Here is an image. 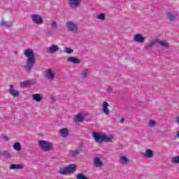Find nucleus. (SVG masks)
I'll use <instances>...</instances> for the list:
<instances>
[{
  "label": "nucleus",
  "instance_id": "f257e3e1",
  "mask_svg": "<svg viewBox=\"0 0 179 179\" xmlns=\"http://www.w3.org/2000/svg\"><path fill=\"white\" fill-rule=\"evenodd\" d=\"M23 54L27 58L24 69L26 71L30 72L34 67V65H36V55H34V51L32 49L28 48L24 50Z\"/></svg>",
  "mask_w": 179,
  "mask_h": 179
},
{
  "label": "nucleus",
  "instance_id": "f03ea898",
  "mask_svg": "<svg viewBox=\"0 0 179 179\" xmlns=\"http://www.w3.org/2000/svg\"><path fill=\"white\" fill-rule=\"evenodd\" d=\"M92 138L96 143H102V142H110L114 137L112 135L100 134L98 132L94 131L92 132Z\"/></svg>",
  "mask_w": 179,
  "mask_h": 179
},
{
  "label": "nucleus",
  "instance_id": "7ed1b4c3",
  "mask_svg": "<svg viewBox=\"0 0 179 179\" xmlns=\"http://www.w3.org/2000/svg\"><path fill=\"white\" fill-rule=\"evenodd\" d=\"M74 171H76V165L70 164L64 168H62L59 171V174H61V176H68V174H72Z\"/></svg>",
  "mask_w": 179,
  "mask_h": 179
},
{
  "label": "nucleus",
  "instance_id": "20e7f679",
  "mask_svg": "<svg viewBox=\"0 0 179 179\" xmlns=\"http://www.w3.org/2000/svg\"><path fill=\"white\" fill-rule=\"evenodd\" d=\"M38 143L39 145V148H41L42 150H44V152H50V150H52V143L48 141L40 140Z\"/></svg>",
  "mask_w": 179,
  "mask_h": 179
},
{
  "label": "nucleus",
  "instance_id": "39448f33",
  "mask_svg": "<svg viewBox=\"0 0 179 179\" xmlns=\"http://www.w3.org/2000/svg\"><path fill=\"white\" fill-rule=\"evenodd\" d=\"M66 29L70 31V33H73V34H78L79 32V29L78 25L73 22V21H68L66 22Z\"/></svg>",
  "mask_w": 179,
  "mask_h": 179
},
{
  "label": "nucleus",
  "instance_id": "423d86ee",
  "mask_svg": "<svg viewBox=\"0 0 179 179\" xmlns=\"http://www.w3.org/2000/svg\"><path fill=\"white\" fill-rule=\"evenodd\" d=\"M32 22L36 23V24H43L44 21L43 20V17L41 15L37 14H34L31 15Z\"/></svg>",
  "mask_w": 179,
  "mask_h": 179
},
{
  "label": "nucleus",
  "instance_id": "0eeeda50",
  "mask_svg": "<svg viewBox=\"0 0 179 179\" xmlns=\"http://www.w3.org/2000/svg\"><path fill=\"white\" fill-rule=\"evenodd\" d=\"M36 82V81L35 79L27 80L21 82L20 84V86L21 87H29L31 86V85H35Z\"/></svg>",
  "mask_w": 179,
  "mask_h": 179
},
{
  "label": "nucleus",
  "instance_id": "6e6552de",
  "mask_svg": "<svg viewBox=\"0 0 179 179\" xmlns=\"http://www.w3.org/2000/svg\"><path fill=\"white\" fill-rule=\"evenodd\" d=\"M45 78H46V79H48V80L52 82V80H54V79L55 78V74L54 73L52 70H51V69H49L46 70V73L45 74Z\"/></svg>",
  "mask_w": 179,
  "mask_h": 179
},
{
  "label": "nucleus",
  "instance_id": "1a4fd4ad",
  "mask_svg": "<svg viewBox=\"0 0 179 179\" xmlns=\"http://www.w3.org/2000/svg\"><path fill=\"white\" fill-rule=\"evenodd\" d=\"M59 51V47L55 44L50 45L47 49V52L49 54H55Z\"/></svg>",
  "mask_w": 179,
  "mask_h": 179
},
{
  "label": "nucleus",
  "instance_id": "9d476101",
  "mask_svg": "<svg viewBox=\"0 0 179 179\" xmlns=\"http://www.w3.org/2000/svg\"><path fill=\"white\" fill-rule=\"evenodd\" d=\"M8 93L10 96H13V97H19V95L20 94V92L19 91H16L12 85L8 87Z\"/></svg>",
  "mask_w": 179,
  "mask_h": 179
},
{
  "label": "nucleus",
  "instance_id": "9b49d317",
  "mask_svg": "<svg viewBox=\"0 0 179 179\" xmlns=\"http://www.w3.org/2000/svg\"><path fill=\"white\" fill-rule=\"evenodd\" d=\"M145 40H146V38H145L141 34H135L133 38V41H135L136 43H145Z\"/></svg>",
  "mask_w": 179,
  "mask_h": 179
},
{
  "label": "nucleus",
  "instance_id": "f8f14e48",
  "mask_svg": "<svg viewBox=\"0 0 179 179\" xmlns=\"http://www.w3.org/2000/svg\"><path fill=\"white\" fill-rule=\"evenodd\" d=\"M83 121H85V117L80 113L77 114L73 117V122L76 124H79V122H82Z\"/></svg>",
  "mask_w": 179,
  "mask_h": 179
},
{
  "label": "nucleus",
  "instance_id": "ddd939ff",
  "mask_svg": "<svg viewBox=\"0 0 179 179\" xmlns=\"http://www.w3.org/2000/svg\"><path fill=\"white\" fill-rule=\"evenodd\" d=\"M108 102L107 101H103V103H102V110H103V113H104V114L106 115H108V114H110V110H108Z\"/></svg>",
  "mask_w": 179,
  "mask_h": 179
},
{
  "label": "nucleus",
  "instance_id": "4468645a",
  "mask_svg": "<svg viewBox=\"0 0 179 179\" xmlns=\"http://www.w3.org/2000/svg\"><path fill=\"white\" fill-rule=\"evenodd\" d=\"M69 5L71 6V8H78V6L80 5V0H69Z\"/></svg>",
  "mask_w": 179,
  "mask_h": 179
},
{
  "label": "nucleus",
  "instance_id": "2eb2a0df",
  "mask_svg": "<svg viewBox=\"0 0 179 179\" xmlns=\"http://www.w3.org/2000/svg\"><path fill=\"white\" fill-rule=\"evenodd\" d=\"M32 99L34 101L40 102L41 100H43V96H41V94H32Z\"/></svg>",
  "mask_w": 179,
  "mask_h": 179
},
{
  "label": "nucleus",
  "instance_id": "dca6fc26",
  "mask_svg": "<svg viewBox=\"0 0 179 179\" xmlns=\"http://www.w3.org/2000/svg\"><path fill=\"white\" fill-rule=\"evenodd\" d=\"M12 21H6L3 19L1 20V22H0L1 26H6V27H12Z\"/></svg>",
  "mask_w": 179,
  "mask_h": 179
},
{
  "label": "nucleus",
  "instance_id": "f3484780",
  "mask_svg": "<svg viewBox=\"0 0 179 179\" xmlns=\"http://www.w3.org/2000/svg\"><path fill=\"white\" fill-rule=\"evenodd\" d=\"M167 17L168 20H170V22H173V20H176V19H177L178 16L177 14L174 13H168Z\"/></svg>",
  "mask_w": 179,
  "mask_h": 179
},
{
  "label": "nucleus",
  "instance_id": "a211bd4d",
  "mask_svg": "<svg viewBox=\"0 0 179 179\" xmlns=\"http://www.w3.org/2000/svg\"><path fill=\"white\" fill-rule=\"evenodd\" d=\"M23 169V164H15L10 165V170H20Z\"/></svg>",
  "mask_w": 179,
  "mask_h": 179
},
{
  "label": "nucleus",
  "instance_id": "6ab92c4d",
  "mask_svg": "<svg viewBox=\"0 0 179 179\" xmlns=\"http://www.w3.org/2000/svg\"><path fill=\"white\" fill-rule=\"evenodd\" d=\"M94 165L96 167H101V166H103V162L101 159H100V158L96 157L94 160Z\"/></svg>",
  "mask_w": 179,
  "mask_h": 179
},
{
  "label": "nucleus",
  "instance_id": "aec40b11",
  "mask_svg": "<svg viewBox=\"0 0 179 179\" xmlns=\"http://www.w3.org/2000/svg\"><path fill=\"white\" fill-rule=\"evenodd\" d=\"M60 135L62 138H66L69 135V131L66 128L62 129L60 130Z\"/></svg>",
  "mask_w": 179,
  "mask_h": 179
},
{
  "label": "nucleus",
  "instance_id": "412c9836",
  "mask_svg": "<svg viewBox=\"0 0 179 179\" xmlns=\"http://www.w3.org/2000/svg\"><path fill=\"white\" fill-rule=\"evenodd\" d=\"M69 62H72V64H80V59L76 57H70L67 59Z\"/></svg>",
  "mask_w": 179,
  "mask_h": 179
},
{
  "label": "nucleus",
  "instance_id": "4be33fe9",
  "mask_svg": "<svg viewBox=\"0 0 179 179\" xmlns=\"http://www.w3.org/2000/svg\"><path fill=\"white\" fill-rule=\"evenodd\" d=\"M144 156L145 157H148V159H150V157H153V151L152 150H147L144 152Z\"/></svg>",
  "mask_w": 179,
  "mask_h": 179
},
{
  "label": "nucleus",
  "instance_id": "5701e85b",
  "mask_svg": "<svg viewBox=\"0 0 179 179\" xmlns=\"http://www.w3.org/2000/svg\"><path fill=\"white\" fill-rule=\"evenodd\" d=\"M158 44L159 45H162V47H169L170 46V44L169 43V42H167V41H164V40H162V41L158 40Z\"/></svg>",
  "mask_w": 179,
  "mask_h": 179
},
{
  "label": "nucleus",
  "instance_id": "b1692460",
  "mask_svg": "<svg viewBox=\"0 0 179 179\" xmlns=\"http://www.w3.org/2000/svg\"><path fill=\"white\" fill-rule=\"evenodd\" d=\"M13 149L15 150H17V152L22 150V147L20 146V143H19V142L15 143L13 145Z\"/></svg>",
  "mask_w": 179,
  "mask_h": 179
},
{
  "label": "nucleus",
  "instance_id": "393cba45",
  "mask_svg": "<svg viewBox=\"0 0 179 179\" xmlns=\"http://www.w3.org/2000/svg\"><path fill=\"white\" fill-rule=\"evenodd\" d=\"M171 163H173V164H179V156H175L173 157Z\"/></svg>",
  "mask_w": 179,
  "mask_h": 179
},
{
  "label": "nucleus",
  "instance_id": "a878e982",
  "mask_svg": "<svg viewBox=\"0 0 179 179\" xmlns=\"http://www.w3.org/2000/svg\"><path fill=\"white\" fill-rule=\"evenodd\" d=\"M81 152L82 148H77L72 152L71 155L72 156H78V155H79Z\"/></svg>",
  "mask_w": 179,
  "mask_h": 179
},
{
  "label": "nucleus",
  "instance_id": "bb28decb",
  "mask_svg": "<svg viewBox=\"0 0 179 179\" xmlns=\"http://www.w3.org/2000/svg\"><path fill=\"white\" fill-rule=\"evenodd\" d=\"M120 163H122V164H127V163H128V158L125 156H122L120 159Z\"/></svg>",
  "mask_w": 179,
  "mask_h": 179
},
{
  "label": "nucleus",
  "instance_id": "cd10ccee",
  "mask_svg": "<svg viewBox=\"0 0 179 179\" xmlns=\"http://www.w3.org/2000/svg\"><path fill=\"white\" fill-rule=\"evenodd\" d=\"M97 19H99V20H104L106 19V14H99V15H97Z\"/></svg>",
  "mask_w": 179,
  "mask_h": 179
},
{
  "label": "nucleus",
  "instance_id": "c85d7f7f",
  "mask_svg": "<svg viewBox=\"0 0 179 179\" xmlns=\"http://www.w3.org/2000/svg\"><path fill=\"white\" fill-rule=\"evenodd\" d=\"M64 52H65V54H72V52H73V50L69 48H66L64 50Z\"/></svg>",
  "mask_w": 179,
  "mask_h": 179
},
{
  "label": "nucleus",
  "instance_id": "c756f323",
  "mask_svg": "<svg viewBox=\"0 0 179 179\" xmlns=\"http://www.w3.org/2000/svg\"><path fill=\"white\" fill-rule=\"evenodd\" d=\"M76 178L77 179H87V178H86L83 174L82 173H78V175H76Z\"/></svg>",
  "mask_w": 179,
  "mask_h": 179
},
{
  "label": "nucleus",
  "instance_id": "7c9ffc66",
  "mask_svg": "<svg viewBox=\"0 0 179 179\" xmlns=\"http://www.w3.org/2000/svg\"><path fill=\"white\" fill-rule=\"evenodd\" d=\"M51 27L52 29H57V27H58V23L55 21H52L51 23Z\"/></svg>",
  "mask_w": 179,
  "mask_h": 179
},
{
  "label": "nucleus",
  "instance_id": "2f4dec72",
  "mask_svg": "<svg viewBox=\"0 0 179 179\" xmlns=\"http://www.w3.org/2000/svg\"><path fill=\"white\" fill-rule=\"evenodd\" d=\"M87 73H89V70L87 69L84 70L83 72L82 73L83 78H86L87 76Z\"/></svg>",
  "mask_w": 179,
  "mask_h": 179
},
{
  "label": "nucleus",
  "instance_id": "473e14b6",
  "mask_svg": "<svg viewBox=\"0 0 179 179\" xmlns=\"http://www.w3.org/2000/svg\"><path fill=\"white\" fill-rule=\"evenodd\" d=\"M157 43H159V39H154L150 41V44H151L152 46L155 45Z\"/></svg>",
  "mask_w": 179,
  "mask_h": 179
},
{
  "label": "nucleus",
  "instance_id": "72a5a7b5",
  "mask_svg": "<svg viewBox=\"0 0 179 179\" xmlns=\"http://www.w3.org/2000/svg\"><path fill=\"white\" fill-rule=\"evenodd\" d=\"M155 125H156V122L150 120L148 127H155Z\"/></svg>",
  "mask_w": 179,
  "mask_h": 179
},
{
  "label": "nucleus",
  "instance_id": "f704fd0d",
  "mask_svg": "<svg viewBox=\"0 0 179 179\" xmlns=\"http://www.w3.org/2000/svg\"><path fill=\"white\" fill-rule=\"evenodd\" d=\"M3 139H4V141H6V142H9V140H10L9 136H4L3 137Z\"/></svg>",
  "mask_w": 179,
  "mask_h": 179
},
{
  "label": "nucleus",
  "instance_id": "c9c22d12",
  "mask_svg": "<svg viewBox=\"0 0 179 179\" xmlns=\"http://www.w3.org/2000/svg\"><path fill=\"white\" fill-rule=\"evenodd\" d=\"M175 122L179 125V115L176 117Z\"/></svg>",
  "mask_w": 179,
  "mask_h": 179
},
{
  "label": "nucleus",
  "instance_id": "e433bc0d",
  "mask_svg": "<svg viewBox=\"0 0 179 179\" xmlns=\"http://www.w3.org/2000/svg\"><path fill=\"white\" fill-rule=\"evenodd\" d=\"M152 47H153V46L152 45L151 43H150V44H148V45L146 46V49H147V50H150V48H152Z\"/></svg>",
  "mask_w": 179,
  "mask_h": 179
},
{
  "label": "nucleus",
  "instance_id": "4c0bfd02",
  "mask_svg": "<svg viewBox=\"0 0 179 179\" xmlns=\"http://www.w3.org/2000/svg\"><path fill=\"white\" fill-rule=\"evenodd\" d=\"M124 117H122V119L120 120V122H121V124H122V122H124Z\"/></svg>",
  "mask_w": 179,
  "mask_h": 179
},
{
  "label": "nucleus",
  "instance_id": "58836bf2",
  "mask_svg": "<svg viewBox=\"0 0 179 179\" xmlns=\"http://www.w3.org/2000/svg\"><path fill=\"white\" fill-rule=\"evenodd\" d=\"M176 136H177L178 138H179V131H178V133H177V134H176Z\"/></svg>",
  "mask_w": 179,
  "mask_h": 179
},
{
  "label": "nucleus",
  "instance_id": "ea45409f",
  "mask_svg": "<svg viewBox=\"0 0 179 179\" xmlns=\"http://www.w3.org/2000/svg\"><path fill=\"white\" fill-rule=\"evenodd\" d=\"M8 158H10V155H8Z\"/></svg>",
  "mask_w": 179,
  "mask_h": 179
},
{
  "label": "nucleus",
  "instance_id": "a19ab883",
  "mask_svg": "<svg viewBox=\"0 0 179 179\" xmlns=\"http://www.w3.org/2000/svg\"><path fill=\"white\" fill-rule=\"evenodd\" d=\"M111 90H108V92H110Z\"/></svg>",
  "mask_w": 179,
  "mask_h": 179
}]
</instances>
